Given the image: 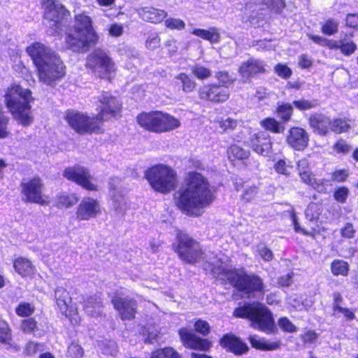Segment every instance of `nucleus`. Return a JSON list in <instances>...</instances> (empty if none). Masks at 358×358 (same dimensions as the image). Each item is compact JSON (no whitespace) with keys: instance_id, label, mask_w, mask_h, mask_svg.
Returning <instances> with one entry per match:
<instances>
[{"instance_id":"nucleus-17","label":"nucleus","mask_w":358,"mask_h":358,"mask_svg":"<svg viewBox=\"0 0 358 358\" xmlns=\"http://www.w3.org/2000/svg\"><path fill=\"white\" fill-rule=\"evenodd\" d=\"M112 303L122 320H131L134 317L136 308V302L134 300L115 296L112 299Z\"/></svg>"},{"instance_id":"nucleus-23","label":"nucleus","mask_w":358,"mask_h":358,"mask_svg":"<svg viewBox=\"0 0 358 358\" xmlns=\"http://www.w3.org/2000/svg\"><path fill=\"white\" fill-rule=\"evenodd\" d=\"M220 345L236 355H242L248 350V345L238 337L227 334L220 340Z\"/></svg>"},{"instance_id":"nucleus-22","label":"nucleus","mask_w":358,"mask_h":358,"mask_svg":"<svg viewBox=\"0 0 358 358\" xmlns=\"http://www.w3.org/2000/svg\"><path fill=\"white\" fill-rule=\"evenodd\" d=\"M176 174L173 169L164 164H157L145 172V179H173Z\"/></svg>"},{"instance_id":"nucleus-62","label":"nucleus","mask_w":358,"mask_h":358,"mask_svg":"<svg viewBox=\"0 0 358 358\" xmlns=\"http://www.w3.org/2000/svg\"><path fill=\"white\" fill-rule=\"evenodd\" d=\"M148 336L145 339V341L148 343H152L155 341L157 340L159 331H157V328L155 327L152 326H148L145 328V330Z\"/></svg>"},{"instance_id":"nucleus-41","label":"nucleus","mask_w":358,"mask_h":358,"mask_svg":"<svg viewBox=\"0 0 358 358\" xmlns=\"http://www.w3.org/2000/svg\"><path fill=\"white\" fill-rule=\"evenodd\" d=\"M35 306L34 304L28 302H20L15 308V313L21 317H30L35 312Z\"/></svg>"},{"instance_id":"nucleus-7","label":"nucleus","mask_w":358,"mask_h":358,"mask_svg":"<svg viewBox=\"0 0 358 358\" xmlns=\"http://www.w3.org/2000/svg\"><path fill=\"white\" fill-rule=\"evenodd\" d=\"M180 258L187 263H194L203 258L200 245L187 234L178 231L176 242L173 245Z\"/></svg>"},{"instance_id":"nucleus-64","label":"nucleus","mask_w":358,"mask_h":358,"mask_svg":"<svg viewBox=\"0 0 358 358\" xmlns=\"http://www.w3.org/2000/svg\"><path fill=\"white\" fill-rule=\"evenodd\" d=\"M345 22L348 27L358 29V14H348Z\"/></svg>"},{"instance_id":"nucleus-4","label":"nucleus","mask_w":358,"mask_h":358,"mask_svg":"<svg viewBox=\"0 0 358 358\" xmlns=\"http://www.w3.org/2000/svg\"><path fill=\"white\" fill-rule=\"evenodd\" d=\"M99 40L91 17L85 13L76 15L73 23L66 31V44L76 52H86Z\"/></svg>"},{"instance_id":"nucleus-1","label":"nucleus","mask_w":358,"mask_h":358,"mask_svg":"<svg viewBox=\"0 0 358 358\" xmlns=\"http://www.w3.org/2000/svg\"><path fill=\"white\" fill-rule=\"evenodd\" d=\"M186 181L178 192L177 205L187 215L199 216L215 199V188L208 180Z\"/></svg>"},{"instance_id":"nucleus-30","label":"nucleus","mask_w":358,"mask_h":358,"mask_svg":"<svg viewBox=\"0 0 358 358\" xmlns=\"http://www.w3.org/2000/svg\"><path fill=\"white\" fill-rule=\"evenodd\" d=\"M102 301L97 296H92L84 301L83 308L87 314L93 317L101 314Z\"/></svg>"},{"instance_id":"nucleus-16","label":"nucleus","mask_w":358,"mask_h":358,"mask_svg":"<svg viewBox=\"0 0 358 358\" xmlns=\"http://www.w3.org/2000/svg\"><path fill=\"white\" fill-rule=\"evenodd\" d=\"M100 212L99 203L94 199L86 197L79 203L76 216L79 220H88L95 217Z\"/></svg>"},{"instance_id":"nucleus-5","label":"nucleus","mask_w":358,"mask_h":358,"mask_svg":"<svg viewBox=\"0 0 358 358\" xmlns=\"http://www.w3.org/2000/svg\"><path fill=\"white\" fill-rule=\"evenodd\" d=\"M34 100L31 92L20 85L14 84L5 95V101L13 117L23 125H29L33 121L30 103Z\"/></svg>"},{"instance_id":"nucleus-9","label":"nucleus","mask_w":358,"mask_h":358,"mask_svg":"<svg viewBox=\"0 0 358 358\" xmlns=\"http://www.w3.org/2000/svg\"><path fill=\"white\" fill-rule=\"evenodd\" d=\"M44 23L52 29L51 34L59 33L62 30L63 21L70 15V13L57 0H44Z\"/></svg>"},{"instance_id":"nucleus-37","label":"nucleus","mask_w":358,"mask_h":358,"mask_svg":"<svg viewBox=\"0 0 358 358\" xmlns=\"http://www.w3.org/2000/svg\"><path fill=\"white\" fill-rule=\"evenodd\" d=\"M176 79L178 81L176 84L181 87L184 92H192L196 87V82L186 73H181L178 74L176 76Z\"/></svg>"},{"instance_id":"nucleus-6","label":"nucleus","mask_w":358,"mask_h":358,"mask_svg":"<svg viewBox=\"0 0 358 358\" xmlns=\"http://www.w3.org/2000/svg\"><path fill=\"white\" fill-rule=\"evenodd\" d=\"M234 315L236 317L248 318L251 327L259 331L270 334L275 329L273 314L269 309L261 303H248L236 308Z\"/></svg>"},{"instance_id":"nucleus-3","label":"nucleus","mask_w":358,"mask_h":358,"mask_svg":"<svg viewBox=\"0 0 358 358\" xmlns=\"http://www.w3.org/2000/svg\"><path fill=\"white\" fill-rule=\"evenodd\" d=\"M226 261L227 257L223 255L222 257L216 255L206 259L214 275L224 274L233 287L248 297L255 294H264L263 280L259 275L255 273H247L244 271L238 272L236 269L227 271L223 265Z\"/></svg>"},{"instance_id":"nucleus-49","label":"nucleus","mask_w":358,"mask_h":358,"mask_svg":"<svg viewBox=\"0 0 358 358\" xmlns=\"http://www.w3.org/2000/svg\"><path fill=\"white\" fill-rule=\"evenodd\" d=\"M292 103L299 110H310L318 106V102L316 99L306 100L301 99L294 101Z\"/></svg>"},{"instance_id":"nucleus-2","label":"nucleus","mask_w":358,"mask_h":358,"mask_svg":"<svg viewBox=\"0 0 358 358\" xmlns=\"http://www.w3.org/2000/svg\"><path fill=\"white\" fill-rule=\"evenodd\" d=\"M26 52L36 67L39 81L52 86L65 75V66L60 57L49 47L40 42L28 46Z\"/></svg>"},{"instance_id":"nucleus-46","label":"nucleus","mask_w":358,"mask_h":358,"mask_svg":"<svg viewBox=\"0 0 358 358\" xmlns=\"http://www.w3.org/2000/svg\"><path fill=\"white\" fill-rule=\"evenodd\" d=\"M193 168L196 169L195 171H189L188 179H206V176L203 174L201 171H203V164L201 161L197 159H192L189 162Z\"/></svg>"},{"instance_id":"nucleus-36","label":"nucleus","mask_w":358,"mask_h":358,"mask_svg":"<svg viewBox=\"0 0 358 358\" xmlns=\"http://www.w3.org/2000/svg\"><path fill=\"white\" fill-rule=\"evenodd\" d=\"M352 34L345 35L341 38L340 51L345 56H350L357 50L356 43L352 40Z\"/></svg>"},{"instance_id":"nucleus-33","label":"nucleus","mask_w":358,"mask_h":358,"mask_svg":"<svg viewBox=\"0 0 358 358\" xmlns=\"http://www.w3.org/2000/svg\"><path fill=\"white\" fill-rule=\"evenodd\" d=\"M152 188L158 192L166 194L174 189L178 180H148Z\"/></svg>"},{"instance_id":"nucleus-15","label":"nucleus","mask_w":358,"mask_h":358,"mask_svg":"<svg viewBox=\"0 0 358 358\" xmlns=\"http://www.w3.org/2000/svg\"><path fill=\"white\" fill-rule=\"evenodd\" d=\"M286 141L294 150L301 151L308 145L309 135L303 129L294 127L288 131Z\"/></svg>"},{"instance_id":"nucleus-12","label":"nucleus","mask_w":358,"mask_h":358,"mask_svg":"<svg viewBox=\"0 0 358 358\" xmlns=\"http://www.w3.org/2000/svg\"><path fill=\"white\" fill-rule=\"evenodd\" d=\"M199 99L213 103H224L229 97V89L220 86L218 84H206L199 87L198 90Z\"/></svg>"},{"instance_id":"nucleus-43","label":"nucleus","mask_w":358,"mask_h":358,"mask_svg":"<svg viewBox=\"0 0 358 358\" xmlns=\"http://www.w3.org/2000/svg\"><path fill=\"white\" fill-rule=\"evenodd\" d=\"M191 70L192 74L199 80H206L212 76V71L201 64L192 66Z\"/></svg>"},{"instance_id":"nucleus-55","label":"nucleus","mask_w":358,"mask_h":358,"mask_svg":"<svg viewBox=\"0 0 358 358\" xmlns=\"http://www.w3.org/2000/svg\"><path fill=\"white\" fill-rule=\"evenodd\" d=\"M278 324L283 331L293 333L296 331V327L287 317H281L278 322Z\"/></svg>"},{"instance_id":"nucleus-28","label":"nucleus","mask_w":358,"mask_h":358,"mask_svg":"<svg viewBox=\"0 0 358 358\" xmlns=\"http://www.w3.org/2000/svg\"><path fill=\"white\" fill-rule=\"evenodd\" d=\"M249 341L252 348L261 350H274L280 347V343L269 341L257 335L249 336Z\"/></svg>"},{"instance_id":"nucleus-13","label":"nucleus","mask_w":358,"mask_h":358,"mask_svg":"<svg viewBox=\"0 0 358 358\" xmlns=\"http://www.w3.org/2000/svg\"><path fill=\"white\" fill-rule=\"evenodd\" d=\"M23 201L44 205L46 198L43 194V185L41 180H28L21 184Z\"/></svg>"},{"instance_id":"nucleus-20","label":"nucleus","mask_w":358,"mask_h":358,"mask_svg":"<svg viewBox=\"0 0 358 358\" xmlns=\"http://www.w3.org/2000/svg\"><path fill=\"white\" fill-rule=\"evenodd\" d=\"M138 16L144 21L159 24L164 21L168 13L164 10L156 8L152 6L143 7L138 10Z\"/></svg>"},{"instance_id":"nucleus-48","label":"nucleus","mask_w":358,"mask_h":358,"mask_svg":"<svg viewBox=\"0 0 358 358\" xmlns=\"http://www.w3.org/2000/svg\"><path fill=\"white\" fill-rule=\"evenodd\" d=\"M331 272L334 275H347L348 264L343 260H335L331 264Z\"/></svg>"},{"instance_id":"nucleus-25","label":"nucleus","mask_w":358,"mask_h":358,"mask_svg":"<svg viewBox=\"0 0 358 358\" xmlns=\"http://www.w3.org/2000/svg\"><path fill=\"white\" fill-rule=\"evenodd\" d=\"M180 126V122L177 118L160 111L158 134L174 130Z\"/></svg>"},{"instance_id":"nucleus-45","label":"nucleus","mask_w":358,"mask_h":358,"mask_svg":"<svg viewBox=\"0 0 358 358\" xmlns=\"http://www.w3.org/2000/svg\"><path fill=\"white\" fill-rule=\"evenodd\" d=\"M350 129V124L345 120L338 118L333 121L331 120L329 129L336 134L346 132Z\"/></svg>"},{"instance_id":"nucleus-11","label":"nucleus","mask_w":358,"mask_h":358,"mask_svg":"<svg viewBox=\"0 0 358 358\" xmlns=\"http://www.w3.org/2000/svg\"><path fill=\"white\" fill-rule=\"evenodd\" d=\"M98 101L99 104L97 106V108L99 111L96 115V118L99 119L101 123L115 117L120 110V102L109 92H103L98 96Z\"/></svg>"},{"instance_id":"nucleus-26","label":"nucleus","mask_w":358,"mask_h":358,"mask_svg":"<svg viewBox=\"0 0 358 358\" xmlns=\"http://www.w3.org/2000/svg\"><path fill=\"white\" fill-rule=\"evenodd\" d=\"M192 34L209 41L212 44L218 43L221 39L219 29L215 27H211L208 29L196 28L193 29Z\"/></svg>"},{"instance_id":"nucleus-52","label":"nucleus","mask_w":358,"mask_h":358,"mask_svg":"<svg viewBox=\"0 0 358 358\" xmlns=\"http://www.w3.org/2000/svg\"><path fill=\"white\" fill-rule=\"evenodd\" d=\"M161 39L157 33L151 34L145 41V47L148 50H155L160 45Z\"/></svg>"},{"instance_id":"nucleus-18","label":"nucleus","mask_w":358,"mask_h":358,"mask_svg":"<svg viewBox=\"0 0 358 358\" xmlns=\"http://www.w3.org/2000/svg\"><path fill=\"white\" fill-rule=\"evenodd\" d=\"M178 333L183 345L187 348L206 350L210 347L207 340L197 337L186 328L180 329Z\"/></svg>"},{"instance_id":"nucleus-42","label":"nucleus","mask_w":358,"mask_h":358,"mask_svg":"<svg viewBox=\"0 0 358 358\" xmlns=\"http://www.w3.org/2000/svg\"><path fill=\"white\" fill-rule=\"evenodd\" d=\"M20 329L24 334L41 336V335L36 334V331L38 330V325L36 320L34 317L23 320L20 324Z\"/></svg>"},{"instance_id":"nucleus-14","label":"nucleus","mask_w":358,"mask_h":358,"mask_svg":"<svg viewBox=\"0 0 358 358\" xmlns=\"http://www.w3.org/2000/svg\"><path fill=\"white\" fill-rule=\"evenodd\" d=\"M264 64L262 61L250 58L248 60L241 63L238 68V73L243 83H248L250 78L259 73L266 72Z\"/></svg>"},{"instance_id":"nucleus-54","label":"nucleus","mask_w":358,"mask_h":358,"mask_svg":"<svg viewBox=\"0 0 358 358\" xmlns=\"http://www.w3.org/2000/svg\"><path fill=\"white\" fill-rule=\"evenodd\" d=\"M338 24L333 20H327L322 27V31L324 34L333 35L338 31Z\"/></svg>"},{"instance_id":"nucleus-60","label":"nucleus","mask_w":358,"mask_h":358,"mask_svg":"<svg viewBox=\"0 0 358 358\" xmlns=\"http://www.w3.org/2000/svg\"><path fill=\"white\" fill-rule=\"evenodd\" d=\"M195 330L202 335H207L210 331L208 323L202 320H198L194 324Z\"/></svg>"},{"instance_id":"nucleus-29","label":"nucleus","mask_w":358,"mask_h":358,"mask_svg":"<svg viewBox=\"0 0 358 358\" xmlns=\"http://www.w3.org/2000/svg\"><path fill=\"white\" fill-rule=\"evenodd\" d=\"M63 176L67 179H90V174L87 169L77 164L66 168Z\"/></svg>"},{"instance_id":"nucleus-38","label":"nucleus","mask_w":358,"mask_h":358,"mask_svg":"<svg viewBox=\"0 0 358 358\" xmlns=\"http://www.w3.org/2000/svg\"><path fill=\"white\" fill-rule=\"evenodd\" d=\"M78 201L75 194L62 193L57 196L56 206L59 208H70L75 205Z\"/></svg>"},{"instance_id":"nucleus-56","label":"nucleus","mask_w":358,"mask_h":358,"mask_svg":"<svg viewBox=\"0 0 358 358\" xmlns=\"http://www.w3.org/2000/svg\"><path fill=\"white\" fill-rule=\"evenodd\" d=\"M298 171L301 179H310V172L306 160L303 159L299 162Z\"/></svg>"},{"instance_id":"nucleus-40","label":"nucleus","mask_w":358,"mask_h":358,"mask_svg":"<svg viewBox=\"0 0 358 358\" xmlns=\"http://www.w3.org/2000/svg\"><path fill=\"white\" fill-rule=\"evenodd\" d=\"M260 124L265 129L275 134L282 133L285 130V127L273 117L265 118Z\"/></svg>"},{"instance_id":"nucleus-51","label":"nucleus","mask_w":358,"mask_h":358,"mask_svg":"<svg viewBox=\"0 0 358 358\" xmlns=\"http://www.w3.org/2000/svg\"><path fill=\"white\" fill-rule=\"evenodd\" d=\"M11 340V334L8 324L5 322H0V343H8Z\"/></svg>"},{"instance_id":"nucleus-21","label":"nucleus","mask_w":358,"mask_h":358,"mask_svg":"<svg viewBox=\"0 0 358 358\" xmlns=\"http://www.w3.org/2000/svg\"><path fill=\"white\" fill-rule=\"evenodd\" d=\"M160 111L142 113L137 117L138 124L145 129L158 133Z\"/></svg>"},{"instance_id":"nucleus-32","label":"nucleus","mask_w":358,"mask_h":358,"mask_svg":"<svg viewBox=\"0 0 358 358\" xmlns=\"http://www.w3.org/2000/svg\"><path fill=\"white\" fill-rule=\"evenodd\" d=\"M112 198L113 207L118 213H123L127 208V201L120 189L112 184Z\"/></svg>"},{"instance_id":"nucleus-31","label":"nucleus","mask_w":358,"mask_h":358,"mask_svg":"<svg viewBox=\"0 0 358 358\" xmlns=\"http://www.w3.org/2000/svg\"><path fill=\"white\" fill-rule=\"evenodd\" d=\"M13 266L15 271L22 277L29 276L34 272L31 262L24 257H18L14 261Z\"/></svg>"},{"instance_id":"nucleus-8","label":"nucleus","mask_w":358,"mask_h":358,"mask_svg":"<svg viewBox=\"0 0 358 358\" xmlns=\"http://www.w3.org/2000/svg\"><path fill=\"white\" fill-rule=\"evenodd\" d=\"M65 120L69 126L80 134L99 132L101 129V121L96 118V115L88 116L79 111L68 110Z\"/></svg>"},{"instance_id":"nucleus-19","label":"nucleus","mask_w":358,"mask_h":358,"mask_svg":"<svg viewBox=\"0 0 358 358\" xmlns=\"http://www.w3.org/2000/svg\"><path fill=\"white\" fill-rule=\"evenodd\" d=\"M253 150L262 155H268L271 150L270 136L264 131L253 134L250 138Z\"/></svg>"},{"instance_id":"nucleus-39","label":"nucleus","mask_w":358,"mask_h":358,"mask_svg":"<svg viewBox=\"0 0 358 358\" xmlns=\"http://www.w3.org/2000/svg\"><path fill=\"white\" fill-rule=\"evenodd\" d=\"M227 155L229 159L233 162L236 159H247L250 155V152L237 145H232L227 150Z\"/></svg>"},{"instance_id":"nucleus-34","label":"nucleus","mask_w":358,"mask_h":358,"mask_svg":"<svg viewBox=\"0 0 358 358\" xmlns=\"http://www.w3.org/2000/svg\"><path fill=\"white\" fill-rule=\"evenodd\" d=\"M294 108L292 104L286 102H278L275 113L283 122H287L292 118Z\"/></svg>"},{"instance_id":"nucleus-53","label":"nucleus","mask_w":358,"mask_h":358,"mask_svg":"<svg viewBox=\"0 0 358 358\" xmlns=\"http://www.w3.org/2000/svg\"><path fill=\"white\" fill-rule=\"evenodd\" d=\"M116 0H96V3L101 7L103 8L105 16L114 17L115 14H110L108 12L112 10L115 4Z\"/></svg>"},{"instance_id":"nucleus-63","label":"nucleus","mask_w":358,"mask_h":358,"mask_svg":"<svg viewBox=\"0 0 358 358\" xmlns=\"http://www.w3.org/2000/svg\"><path fill=\"white\" fill-rule=\"evenodd\" d=\"M334 148L337 152L343 154L348 152L351 149L350 146L343 140L338 141L334 145Z\"/></svg>"},{"instance_id":"nucleus-58","label":"nucleus","mask_w":358,"mask_h":358,"mask_svg":"<svg viewBox=\"0 0 358 358\" xmlns=\"http://www.w3.org/2000/svg\"><path fill=\"white\" fill-rule=\"evenodd\" d=\"M275 72L282 78H289L292 75L291 69L286 65L278 64L274 68Z\"/></svg>"},{"instance_id":"nucleus-47","label":"nucleus","mask_w":358,"mask_h":358,"mask_svg":"<svg viewBox=\"0 0 358 358\" xmlns=\"http://www.w3.org/2000/svg\"><path fill=\"white\" fill-rule=\"evenodd\" d=\"M150 358H180V356L172 348H165L153 352Z\"/></svg>"},{"instance_id":"nucleus-44","label":"nucleus","mask_w":358,"mask_h":358,"mask_svg":"<svg viewBox=\"0 0 358 358\" xmlns=\"http://www.w3.org/2000/svg\"><path fill=\"white\" fill-rule=\"evenodd\" d=\"M215 78L219 82L220 86L229 88V86L233 85L235 79L227 71H219L215 74Z\"/></svg>"},{"instance_id":"nucleus-24","label":"nucleus","mask_w":358,"mask_h":358,"mask_svg":"<svg viewBox=\"0 0 358 358\" xmlns=\"http://www.w3.org/2000/svg\"><path fill=\"white\" fill-rule=\"evenodd\" d=\"M309 124L314 132L324 136L329 131L331 120L324 115L315 114L310 117Z\"/></svg>"},{"instance_id":"nucleus-61","label":"nucleus","mask_w":358,"mask_h":358,"mask_svg":"<svg viewBox=\"0 0 358 358\" xmlns=\"http://www.w3.org/2000/svg\"><path fill=\"white\" fill-rule=\"evenodd\" d=\"M348 196V189L346 187H340L334 192L335 199L340 203H345Z\"/></svg>"},{"instance_id":"nucleus-10","label":"nucleus","mask_w":358,"mask_h":358,"mask_svg":"<svg viewBox=\"0 0 358 358\" xmlns=\"http://www.w3.org/2000/svg\"><path fill=\"white\" fill-rule=\"evenodd\" d=\"M86 66L102 78H108L115 71L112 59L101 49H96L87 56Z\"/></svg>"},{"instance_id":"nucleus-35","label":"nucleus","mask_w":358,"mask_h":358,"mask_svg":"<svg viewBox=\"0 0 358 358\" xmlns=\"http://www.w3.org/2000/svg\"><path fill=\"white\" fill-rule=\"evenodd\" d=\"M213 123L215 124L216 129H220L219 131L221 133L231 131L236 129L238 124L237 120L231 117H219L215 119Z\"/></svg>"},{"instance_id":"nucleus-57","label":"nucleus","mask_w":358,"mask_h":358,"mask_svg":"<svg viewBox=\"0 0 358 358\" xmlns=\"http://www.w3.org/2000/svg\"><path fill=\"white\" fill-rule=\"evenodd\" d=\"M42 350H43V345L38 342L29 341L25 347V351L28 355H34Z\"/></svg>"},{"instance_id":"nucleus-27","label":"nucleus","mask_w":358,"mask_h":358,"mask_svg":"<svg viewBox=\"0 0 358 358\" xmlns=\"http://www.w3.org/2000/svg\"><path fill=\"white\" fill-rule=\"evenodd\" d=\"M55 297L59 311L67 316L68 306L71 302L69 292L64 288L58 287L55 291Z\"/></svg>"},{"instance_id":"nucleus-59","label":"nucleus","mask_w":358,"mask_h":358,"mask_svg":"<svg viewBox=\"0 0 358 358\" xmlns=\"http://www.w3.org/2000/svg\"><path fill=\"white\" fill-rule=\"evenodd\" d=\"M293 168L289 166H287L286 162L284 160H279L275 165V171L280 174L285 176H289L291 170Z\"/></svg>"},{"instance_id":"nucleus-50","label":"nucleus","mask_w":358,"mask_h":358,"mask_svg":"<svg viewBox=\"0 0 358 358\" xmlns=\"http://www.w3.org/2000/svg\"><path fill=\"white\" fill-rule=\"evenodd\" d=\"M165 27L171 30L181 31L185 29V23L179 18L169 17L165 20Z\"/></svg>"}]
</instances>
